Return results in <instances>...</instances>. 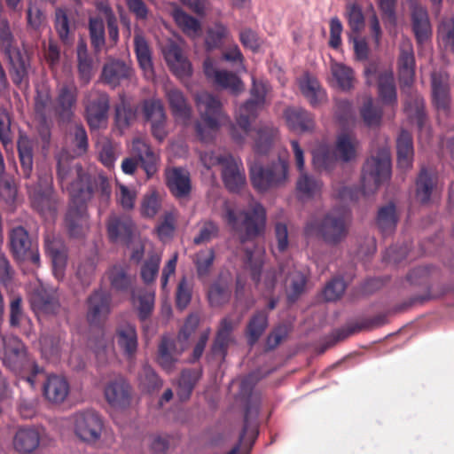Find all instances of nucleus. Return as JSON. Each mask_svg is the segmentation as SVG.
<instances>
[{
  "mask_svg": "<svg viewBox=\"0 0 454 454\" xmlns=\"http://www.w3.org/2000/svg\"><path fill=\"white\" fill-rule=\"evenodd\" d=\"M378 93L381 101L386 105H397V92L394 72L391 69L382 71L378 74Z\"/></svg>",
  "mask_w": 454,
  "mask_h": 454,
  "instance_id": "42",
  "label": "nucleus"
},
{
  "mask_svg": "<svg viewBox=\"0 0 454 454\" xmlns=\"http://www.w3.org/2000/svg\"><path fill=\"white\" fill-rule=\"evenodd\" d=\"M431 104L438 112L449 116L452 95L450 75L446 72L434 71L430 74Z\"/></svg>",
  "mask_w": 454,
  "mask_h": 454,
  "instance_id": "11",
  "label": "nucleus"
},
{
  "mask_svg": "<svg viewBox=\"0 0 454 454\" xmlns=\"http://www.w3.org/2000/svg\"><path fill=\"white\" fill-rule=\"evenodd\" d=\"M131 302L137 311L138 319L145 322L150 318L154 309L155 293L145 289L133 291Z\"/></svg>",
  "mask_w": 454,
  "mask_h": 454,
  "instance_id": "41",
  "label": "nucleus"
},
{
  "mask_svg": "<svg viewBox=\"0 0 454 454\" xmlns=\"http://www.w3.org/2000/svg\"><path fill=\"white\" fill-rule=\"evenodd\" d=\"M284 118L288 129L294 132H310L315 128L314 115L301 107H287Z\"/></svg>",
  "mask_w": 454,
  "mask_h": 454,
  "instance_id": "26",
  "label": "nucleus"
},
{
  "mask_svg": "<svg viewBox=\"0 0 454 454\" xmlns=\"http://www.w3.org/2000/svg\"><path fill=\"white\" fill-rule=\"evenodd\" d=\"M143 114L145 119L149 121L166 120V114L162 102L158 98H149L143 102Z\"/></svg>",
  "mask_w": 454,
  "mask_h": 454,
  "instance_id": "63",
  "label": "nucleus"
},
{
  "mask_svg": "<svg viewBox=\"0 0 454 454\" xmlns=\"http://www.w3.org/2000/svg\"><path fill=\"white\" fill-rule=\"evenodd\" d=\"M132 69L129 64L120 59H110L102 68L101 80L113 88L117 87L121 82L129 79Z\"/></svg>",
  "mask_w": 454,
  "mask_h": 454,
  "instance_id": "29",
  "label": "nucleus"
},
{
  "mask_svg": "<svg viewBox=\"0 0 454 454\" xmlns=\"http://www.w3.org/2000/svg\"><path fill=\"white\" fill-rule=\"evenodd\" d=\"M356 139L348 134H340L337 137L335 151L338 159L343 162H349L356 158Z\"/></svg>",
  "mask_w": 454,
  "mask_h": 454,
  "instance_id": "54",
  "label": "nucleus"
},
{
  "mask_svg": "<svg viewBox=\"0 0 454 454\" xmlns=\"http://www.w3.org/2000/svg\"><path fill=\"white\" fill-rule=\"evenodd\" d=\"M0 51L10 64L12 82L18 86L23 82L27 83L31 68L30 57L25 48L21 49L16 44L6 19L0 20Z\"/></svg>",
  "mask_w": 454,
  "mask_h": 454,
  "instance_id": "4",
  "label": "nucleus"
},
{
  "mask_svg": "<svg viewBox=\"0 0 454 454\" xmlns=\"http://www.w3.org/2000/svg\"><path fill=\"white\" fill-rule=\"evenodd\" d=\"M438 38L445 51L454 52V17H444L438 27Z\"/></svg>",
  "mask_w": 454,
  "mask_h": 454,
  "instance_id": "59",
  "label": "nucleus"
},
{
  "mask_svg": "<svg viewBox=\"0 0 454 454\" xmlns=\"http://www.w3.org/2000/svg\"><path fill=\"white\" fill-rule=\"evenodd\" d=\"M173 16L176 25L186 35L192 38L199 36L201 31V24L199 20L182 10H176Z\"/></svg>",
  "mask_w": 454,
  "mask_h": 454,
  "instance_id": "52",
  "label": "nucleus"
},
{
  "mask_svg": "<svg viewBox=\"0 0 454 454\" xmlns=\"http://www.w3.org/2000/svg\"><path fill=\"white\" fill-rule=\"evenodd\" d=\"M134 47L140 67L145 71L152 69L153 63L150 48L147 41L142 35H135Z\"/></svg>",
  "mask_w": 454,
  "mask_h": 454,
  "instance_id": "60",
  "label": "nucleus"
},
{
  "mask_svg": "<svg viewBox=\"0 0 454 454\" xmlns=\"http://www.w3.org/2000/svg\"><path fill=\"white\" fill-rule=\"evenodd\" d=\"M78 78L82 84H88L94 74V61L89 52L87 43L81 38L76 45Z\"/></svg>",
  "mask_w": 454,
  "mask_h": 454,
  "instance_id": "36",
  "label": "nucleus"
},
{
  "mask_svg": "<svg viewBox=\"0 0 454 454\" xmlns=\"http://www.w3.org/2000/svg\"><path fill=\"white\" fill-rule=\"evenodd\" d=\"M160 262L161 255L159 253L155 251L148 253L147 258L144 262L140 270L141 278L144 283L150 284L155 280L159 273Z\"/></svg>",
  "mask_w": 454,
  "mask_h": 454,
  "instance_id": "56",
  "label": "nucleus"
},
{
  "mask_svg": "<svg viewBox=\"0 0 454 454\" xmlns=\"http://www.w3.org/2000/svg\"><path fill=\"white\" fill-rule=\"evenodd\" d=\"M278 137V129L272 125H264L256 131L254 150L259 155L267 154Z\"/></svg>",
  "mask_w": 454,
  "mask_h": 454,
  "instance_id": "47",
  "label": "nucleus"
},
{
  "mask_svg": "<svg viewBox=\"0 0 454 454\" xmlns=\"http://www.w3.org/2000/svg\"><path fill=\"white\" fill-rule=\"evenodd\" d=\"M202 376V369H184L178 381L177 395L181 401L188 400L193 388Z\"/></svg>",
  "mask_w": 454,
  "mask_h": 454,
  "instance_id": "48",
  "label": "nucleus"
},
{
  "mask_svg": "<svg viewBox=\"0 0 454 454\" xmlns=\"http://www.w3.org/2000/svg\"><path fill=\"white\" fill-rule=\"evenodd\" d=\"M206 77L215 86L227 90L232 94H239L244 90L243 82L232 72L219 70L215 67L212 59L207 58L203 63Z\"/></svg>",
  "mask_w": 454,
  "mask_h": 454,
  "instance_id": "17",
  "label": "nucleus"
},
{
  "mask_svg": "<svg viewBox=\"0 0 454 454\" xmlns=\"http://www.w3.org/2000/svg\"><path fill=\"white\" fill-rule=\"evenodd\" d=\"M78 90L73 82H64L57 88L54 114L63 122H70L74 115Z\"/></svg>",
  "mask_w": 454,
  "mask_h": 454,
  "instance_id": "15",
  "label": "nucleus"
},
{
  "mask_svg": "<svg viewBox=\"0 0 454 454\" xmlns=\"http://www.w3.org/2000/svg\"><path fill=\"white\" fill-rule=\"evenodd\" d=\"M267 83L253 78L250 98L242 104L237 113L236 121L230 124V135L234 142L241 145L251 130V123L265 104Z\"/></svg>",
  "mask_w": 454,
  "mask_h": 454,
  "instance_id": "3",
  "label": "nucleus"
},
{
  "mask_svg": "<svg viewBox=\"0 0 454 454\" xmlns=\"http://www.w3.org/2000/svg\"><path fill=\"white\" fill-rule=\"evenodd\" d=\"M397 221L395 206L393 203L379 209L377 225L383 236H388L395 231Z\"/></svg>",
  "mask_w": 454,
  "mask_h": 454,
  "instance_id": "51",
  "label": "nucleus"
},
{
  "mask_svg": "<svg viewBox=\"0 0 454 454\" xmlns=\"http://www.w3.org/2000/svg\"><path fill=\"white\" fill-rule=\"evenodd\" d=\"M54 103L48 84L41 83L35 88V112L43 121L54 113Z\"/></svg>",
  "mask_w": 454,
  "mask_h": 454,
  "instance_id": "46",
  "label": "nucleus"
},
{
  "mask_svg": "<svg viewBox=\"0 0 454 454\" xmlns=\"http://www.w3.org/2000/svg\"><path fill=\"white\" fill-rule=\"evenodd\" d=\"M351 224L350 212L344 207H335L321 218L308 223L304 232L307 236L317 235L326 245L337 246L347 239Z\"/></svg>",
  "mask_w": 454,
  "mask_h": 454,
  "instance_id": "2",
  "label": "nucleus"
},
{
  "mask_svg": "<svg viewBox=\"0 0 454 454\" xmlns=\"http://www.w3.org/2000/svg\"><path fill=\"white\" fill-rule=\"evenodd\" d=\"M400 54L397 61L398 76L401 86L411 87L415 78V56L410 39L403 38L400 43Z\"/></svg>",
  "mask_w": 454,
  "mask_h": 454,
  "instance_id": "19",
  "label": "nucleus"
},
{
  "mask_svg": "<svg viewBox=\"0 0 454 454\" xmlns=\"http://www.w3.org/2000/svg\"><path fill=\"white\" fill-rule=\"evenodd\" d=\"M288 161L278 157L267 166L254 164L250 167V180L259 192H265L285 185L288 178Z\"/></svg>",
  "mask_w": 454,
  "mask_h": 454,
  "instance_id": "9",
  "label": "nucleus"
},
{
  "mask_svg": "<svg viewBox=\"0 0 454 454\" xmlns=\"http://www.w3.org/2000/svg\"><path fill=\"white\" fill-rule=\"evenodd\" d=\"M223 211V217L232 230H244V234L240 238L242 243L263 233L266 211L262 204L256 203L251 211L236 212L228 202H224Z\"/></svg>",
  "mask_w": 454,
  "mask_h": 454,
  "instance_id": "7",
  "label": "nucleus"
},
{
  "mask_svg": "<svg viewBox=\"0 0 454 454\" xmlns=\"http://www.w3.org/2000/svg\"><path fill=\"white\" fill-rule=\"evenodd\" d=\"M259 411V403H248L247 404L244 415V426L239 435V442L227 454H239L242 444L244 448H247V445H248L246 454H249L259 434L257 423Z\"/></svg>",
  "mask_w": 454,
  "mask_h": 454,
  "instance_id": "14",
  "label": "nucleus"
},
{
  "mask_svg": "<svg viewBox=\"0 0 454 454\" xmlns=\"http://www.w3.org/2000/svg\"><path fill=\"white\" fill-rule=\"evenodd\" d=\"M336 153L329 148H319L313 152V164L319 171L330 172L337 163Z\"/></svg>",
  "mask_w": 454,
  "mask_h": 454,
  "instance_id": "58",
  "label": "nucleus"
},
{
  "mask_svg": "<svg viewBox=\"0 0 454 454\" xmlns=\"http://www.w3.org/2000/svg\"><path fill=\"white\" fill-rule=\"evenodd\" d=\"M88 28L91 47L95 54H98L106 45V28L103 19L100 17H90Z\"/></svg>",
  "mask_w": 454,
  "mask_h": 454,
  "instance_id": "50",
  "label": "nucleus"
},
{
  "mask_svg": "<svg viewBox=\"0 0 454 454\" xmlns=\"http://www.w3.org/2000/svg\"><path fill=\"white\" fill-rule=\"evenodd\" d=\"M112 296L102 288L94 290L87 298L86 319L90 325L103 324L111 313Z\"/></svg>",
  "mask_w": 454,
  "mask_h": 454,
  "instance_id": "16",
  "label": "nucleus"
},
{
  "mask_svg": "<svg viewBox=\"0 0 454 454\" xmlns=\"http://www.w3.org/2000/svg\"><path fill=\"white\" fill-rule=\"evenodd\" d=\"M167 98L175 119L184 123L188 122L192 116V108L184 93L179 90L170 89L167 91Z\"/></svg>",
  "mask_w": 454,
  "mask_h": 454,
  "instance_id": "45",
  "label": "nucleus"
},
{
  "mask_svg": "<svg viewBox=\"0 0 454 454\" xmlns=\"http://www.w3.org/2000/svg\"><path fill=\"white\" fill-rule=\"evenodd\" d=\"M109 107V96L106 92L93 90L89 93L85 102V113L91 129H98L106 124Z\"/></svg>",
  "mask_w": 454,
  "mask_h": 454,
  "instance_id": "13",
  "label": "nucleus"
},
{
  "mask_svg": "<svg viewBox=\"0 0 454 454\" xmlns=\"http://www.w3.org/2000/svg\"><path fill=\"white\" fill-rule=\"evenodd\" d=\"M76 179L68 188L70 203L65 223L71 237L82 238L90 229L87 202L92 198L93 186L90 176L82 171V166L76 165Z\"/></svg>",
  "mask_w": 454,
  "mask_h": 454,
  "instance_id": "1",
  "label": "nucleus"
},
{
  "mask_svg": "<svg viewBox=\"0 0 454 454\" xmlns=\"http://www.w3.org/2000/svg\"><path fill=\"white\" fill-rule=\"evenodd\" d=\"M133 230L134 223L129 215L112 214L107 219L106 231L111 242H129Z\"/></svg>",
  "mask_w": 454,
  "mask_h": 454,
  "instance_id": "22",
  "label": "nucleus"
},
{
  "mask_svg": "<svg viewBox=\"0 0 454 454\" xmlns=\"http://www.w3.org/2000/svg\"><path fill=\"white\" fill-rule=\"evenodd\" d=\"M166 185L177 199L186 198L192 191L190 173L182 168H173L166 171Z\"/></svg>",
  "mask_w": 454,
  "mask_h": 454,
  "instance_id": "25",
  "label": "nucleus"
},
{
  "mask_svg": "<svg viewBox=\"0 0 454 454\" xmlns=\"http://www.w3.org/2000/svg\"><path fill=\"white\" fill-rule=\"evenodd\" d=\"M412 31L415 35L417 43L424 44L430 39L432 35L428 13L426 8L419 4L411 7Z\"/></svg>",
  "mask_w": 454,
  "mask_h": 454,
  "instance_id": "32",
  "label": "nucleus"
},
{
  "mask_svg": "<svg viewBox=\"0 0 454 454\" xmlns=\"http://www.w3.org/2000/svg\"><path fill=\"white\" fill-rule=\"evenodd\" d=\"M103 420L94 410H86L74 415V430L75 435L88 443L98 442L103 431Z\"/></svg>",
  "mask_w": 454,
  "mask_h": 454,
  "instance_id": "12",
  "label": "nucleus"
},
{
  "mask_svg": "<svg viewBox=\"0 0 454 454\" xmlns=\"http://www.w3.org/2000/svg\"><path fill=\"white\" fill-rule=\"evenodd\" d=\"M323 183L306 173H301L297 183L296 191L300 199H311L321 193Z\"/></svg>",
  "mask_w": 454,
  "mask_h": 454,
  "instance_id": "49",
  "label": "nucleus"
},
{
  "mask_svg": "<svg viewBox=\"0 0 454 454\" xmlns=\"http://www.w3.org/2000/svg\"><path fill=\"white\" fill-rule=\"evenodd\" d=\"M44 243L46 253L51 260L53 274L57 279L61 280L67 262V249L59 239L47 236Z\"/></svg>",
  "mask_w": 454,
  "mask_h": 454,
  "instance_id": "24",
  "label": "nucleus"
},
{
  "mask_svg": "<svg viewBox=\"0 0 454 454\" xmlns=\"http://www.w3.org/2000/svg\"><path fill=\"white\" fill-rule=\"evenodd\" d=\"M437 177L426 167H422L416 179V200L421 204H427L436 186Z\"/></svg>",
  "mask_w": 454,
  "mask_h": 454,
  "instance_id": "44",
  "label": "nucleus"
},
{
  "mask_svg": "<svg viewBox=\"0 0 454 454\" xmlns=\"http://www.w3.org/2000/svg\"><path fill=\"white\" fill-rule=\"evenodd\" d=\"M11 251L16 260H26L30 248L33 247L28 231L23 226H16L9 232Z\"/></svg>",
  "mask_w": 454,
  "mask_h": 454,
  "instance_id": "35",
  "label": "nucleus"
},
{
  "mask_svg": "<svg viewBox=\"0 0 454 454\" xmlns=\"http://www.w3.org/2000/svg\"><path fill=\"white\" fill-rule=\"evenodd\" d=\"M387 323V314L380 313L371 318L359 322H350L344 327L336 330L335 338L337 340L346 339L350 335L366 329H372L384 325Z\"/></svg>",
  "mask_w": 454,
  "mask_h": 454,
  "instance_id": "38",
  "label": "nucleus"
},
{
  "mask_svg": "<svg viewBox=\"0 0 454 454\" xmlns=\"http://www.w3.org/2000/svg\"><path fill=\"white\" fill-rule=\"evenodd\" d=\"M196 105L200 116V121L195 126L197 136L204 143L210 142L227 116L219 98L211 93H198Z\"/></svg>",
  "mask_w": 454,
  "mask_h": 454,
  "instance_id": "5",
  "label": "nucleus"
},
{
  "mask_svg": "<svg viewBox=\"0 0 454 454\" xmlns=\"http://www.w3.org/2000/svg\"><path fill=\"white\" fill-rule=\"evenodd\" d=\"M176 349V344L168 337H162L158 348V363L166 371H171L176 362L172 352Z\"/></svg>",
  "mask_w": 454,
  "mask_h": 454,
  "instance_id": "55",
  "label": "nucleus"
},
{
  "mask_svg": "<svg viewBox=\"0 0 454 454\" xmlns=\"http://www.w3.org/2000/svg\"><path fill=\"white\" fill-rule=\"evenodd\" d=\"M391 177V154L387 146L379 148L363 166L362 190L364 194L374 192Z\"/></svg>",
  "mask_w": 454,
  "mask_h": 454,
  "instance_id": "8",
  "label": "nucleus"
},
{
  "mask_svg": "<svg viewBox=\"0 0 454 454\" xmlns=\"http://www.w3.org/2000/svg\"><path fill=\"white\" fill-rule=\"evenodd\" d=\"M429 278V268L427 266H419L411 270L407 277V281L412 286H426L427 294L426 295H415L411 297L407 301L403 302L396 308V311H403L407 309L408 308L415 305L421 304L426 301L431 299V295L429 294V287L427 285Z\"/></svg>",
  "mask_w": 454,
  "mask_h": 454,
  "instance_id": "28",
  "label": "nucleus"
},
{
  "mask_svg": "<svg viewBox=\"0 0 454 454\" xmlns=\"http://www.w3.org/2000/svg\"><path fill=\"white\" fill-rule=\"evenodd\" d=\"M301 90L312 106H316L325 98V93L315 79L307 78L301 82Z\"/></svg>",
  "mask_w": 454,
  "mask_h": 454,
  "instance_id": "61",
  "label": "nucleus"
},
{
  "mask_svg": "<svg viewBox=\"0 0 454 454\" xmlns=\"http://www.w3.org/2000/svg\"><path fill=\"white\" fill-rule=\"evenodd\" d=\"M4 365L16 375H20L31 385L35 384V378L40 372L38 364L29 357L27 348L22 340L14 335L3 337Z\"/></svg>",
  "mask_w": 454,
  "mask_h": 454,
  "instance_id": "6",
  "label": "nucleus"
},
{
  "mask_svg": "<svg viewBox=\"0 0 454 454\" xmlns=\"http://www.w3.org/2000/svg\"><path fill=\"white\" fill-rule=\"evenodd\" d=\"M161 51L168 67L176 76L186 78L192 75V64L176 42L168 40L162 46Z\"/></svg>",
  "mask_w": 454,
  "mask_h": 454,
  "instance_id": "18",
  "label": "nucleus"
},
{
  "mask_svg": "<svg viewBox=\"0 0 454 454\" xmlns=\"http://www.w3.org/2000/svg\"><path fill=\"white\" fill-rule=\"evenodd\" d=\"M232 331L233 324L231 318H223L211 346L210 353L207 355V359L209 361L218 359L220 363H222L225 360Z\"/></svg>",
  "mask_w": 454,
  "mask_h": 454,
  "instance_id": "21",
  "label": "nucleus"
},
{
  "mask_svg": "<svg viewBox=\"0 0 454 454\" xmlns=\"http://www.w3.org/2000/svg\"><path fill=\"white\" fill-rule=\"evenodd\" d=\"M25 185L33 208L43 218L53 220L57 215L59 200L53 190L51 175L39 174L35 184Z\"/></svg>",
  "mask_w": 454,
  "mask_h": 454,
  "instance_id": "10",
  "label": "nucleus"
},
{
  "mask_svg": "<svg viewBox=\"0 0 454 454\" xmlns=\"http://www.w3.org/2000/svg\"><path fill=\"white\" fill-rule=\"evenodd\" d=\"M119 348L125 356H135L138 348V337L135 325L131 323L120 324L115 329L114 335Z\"/></svg>",
  "mask_w": 454,
  "mask_h": 454,
  "instance_id": "27",
  "label": "nucleus"
},
{
  "mask_svg": "<svg viewBox=\"0 0 454 454\" xmlns=\"http://www.w3.org/2000/svg\"><path fill=\"white\" fill-rule=\"evenodd\" d=\"M231 297V278L220 276L207 291V299L212 307H221L229 302Z\"/></svg>",
  "mask_w": 454,
  "mask_h": 454,
  "instance_id": "39",
  "label": "nucleus"
},
{
  "mask_svg": "<svg viewBox=\"0 0 454 454\" xmlns=\"http://www.w3.org/2000/svg\"><path fill=\"white\" fill-rule=\"evenodd\" d=\"M229 30L226 26L220 22L215 23L207 29L205 45L207 51L220 48L223 40L228 36Z\"/></svg>",
  "mask_w": 454,
  "mask_h": 454,
  "instance_id": "57",
  "label": "nucleus"
},
{
  "mask_svg": "<svg viewBox=\"0 0 454 454\" xmlns=\"http://www.w3.org/2000/svg\"><path fill=\"white\" fill-rule=\"evenodd\" d=\"M269 325L267 309H257L249 318L246 327V337L250 346H254L262 336Z\"/></svg>",
  "mask_w": 454,
  "mask_h": 454,
  "instance_id": "43",
  "label": "nucleus"
},
{
  "mask_svg": "<svg viewBox=\"0 0 454 454\" xmlns=\"http://www.w3.org/2000/svg\"><path fill=\"white\" fill-rule=\"evenodd\" d=\"M398 168L407 170L412 167L414 148L412 137L405 129H402L396 139Z\"/></svg>",
  "mask_w": 454,
  "mask_h": 454,
  "instance_id": "40",
  "label": "nucleus"
},
{
  "mask_svg": "<svg viewBox=\"0 0 454 454\" xmlns=\"http://www.w3.org/2000/svg\"><path fill=\"white\" fill-rule=\"evenodd\" d=\"M34 146L35 142L26 134L20 135L17 141V149L20 163V169L18 174L25 179H29L33 174Z\"/></svg>",
  "mask_w": 454,
  "mask_h": 454,
  "instance_id": "31",
  "label": "nucleus"
},
{
  "mask_svg": "<svg viewBox=\"0 0 454 454\" xmlns=\"http://www.w3.org/2000/svg\"><path fill=\"white\" fill-rule=\"evenodd\" d=\"M13 448L20 454H30L40 444V434L35 427H20L13 437Z\"/></svg>",
  "mask_w": 454,
  "mask_h": 454,
  "instance_id": "37",
  "label": "nucleus"
},
{
  "mask_svg": "<svg viewBox=\"0 0 454 454\" xmlns=\"http://www.w3.org/2000/svg\"><path fill=\"white\" fill-rule=\"evenodd\" d=\"M105 396L112 406L126 407L129 404L130 386L124 378H116L106 386Z\"/></svg>",
  "mask_w": 454,
  "mask_h": 454,
  "instance_id": "30",
  "label": "nucleus"
},
{
  "mask_svg": "<svg viewBox=\"0 0 454 454\" xmlns=\"http://www.w3.org/2000/svg\"><path fill=\"white\" fill-rule=\"evenodd\" d=\"M132 153L142 165L147 178L152 177L158 170V158L150 145L140 138L132 141Z\"/></svg>",
  "mask_w": 454,
  "mask_h": 454,
  "instance_id": "33",
  "label": "nucleus"
},
{
  "mask_svg": "<svg viewBox=\"0 0 454 454\" xmlns=\"http://www.w3.org/2000/svg\"><path fill=\"white\" fill-rule=\"evenodd\" d=\"M70 392L67 380L63 376L50 375L43 384V395L52 403H63Z\"/></svg>",
  "mask_w": 454,
  "mask_h": 454,
  "instance_id": "34",
  "label": "nucleus"
},
{
  "mask_svg": "<svg viewBox=\"0 0 454 454\" xmlns=\"http://www.w3.org/2000/svg\"><path fill=\"white\" fill-rule=\"evenodd\" d=\"M222 179L226 189L232 193H239L247 184V177L241 161L231 157L222 168Z\"/></svg>",
  "mask_w": 454,
  "mask_h": 454,
  "instance_id": "23",
  "label": "nucleus"
},
{
  "mask_svg": "<svg viewBox=\"0 0 454 454\" xmlns=\"http://www.w3.org/2000/svg\"><path fill=\"white\" fill-rule=\"evenodd\" d=\"M11 124V114L5 106H0V142L5 150L12 149L13 145Z\"/></svg>",
  "mask_w": 454,
  "mask_h": 454,
  "instance_id": "62",
  "label": "nucleus"
},
{
  "mask_svg": "<svg viewBox=\"0 0 454 454\" xmlns=\"http://www.w3.org/2000/svg\"><path fill=\"white\" fill-rule=\"evenodd\" d=\"M360 114L368 127L379 126L382 119V110L373 105L372 98L364 101L360 109Z\"/></svg>",
  "mask_w": 454,
  "mask_h": 454,
  "instance_id": "64",
  "label": "nucleus"
},
{
  "mask_svg": "<svg viewBox=\"0 0 454 454\" xmlns=\"http://www.w3.org/2000/svg\"><path fill=\"white\" fill-rule=\"evenodd\" d=\"M331 73L335 85L341 90L347 91L353 87V69L341 63H333L331 66Z\"/></svg>",
  "mask_w": 454,
  "mask_h": 454,
  "instance_id": "53",
  "label": "nucleus"
},
{
  "mask_svg": "<svg viewBox=\"0 0 454 454\" xmlns=\"http://www.w3.org/2000/svg\"><path fill=\"white\" fill-rule=\"evenodd\" d=\"M30 302L35 311L44 314L55 315L60 308L59 294L54 288H36L31 294Z\"/></svg>",
  "mask_w": 454,
  "mask_h": 454,
  "instance_id": "20",
  "label": "nucleus"
}]
</instances>
